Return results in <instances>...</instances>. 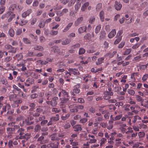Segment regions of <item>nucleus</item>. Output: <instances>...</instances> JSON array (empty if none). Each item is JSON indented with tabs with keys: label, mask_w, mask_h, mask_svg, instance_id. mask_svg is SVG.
<instances>
[{
	"label": "nucleus",
	"mask_w": 148,
	"mask_h": 148,
	"mask_svg": "<svg viewBox=\"0 0 148 148\" xmlns=\"http://www.w3.org/2000/svg\"><path fill=\"white\" fill-rule=\"evenodd\" d=\"M50 137L51 140L59 141L60 140V138L58 137V134L56 133L53 134L51 135Z\"/></svg>",
	"instance_id": "obj_7"
},
{
	"label": "nucleus",
	"mask_w": 148,
	"mask_h": 148,
	"mask_svg": "<svg viewBox=\"0 0 148 148\" xmlns=\"http://www.w3.org/2000/svg\"><path fill=\"white\" fill-rule=\"evenodd\" d=\"M143 120H142V122L144 123H148V117L146 115H144Z\"/></svg>",
	"instance_id": "obj_36"
},
{
	"label": "nucleus",
	"mask_w": 148,
	"mask_h": 148,
	"mask_svg": "<svg viewBox=\"0 0 148 148\" xmlns=\"http://www.w3.org/2000/svg\"><path fill=\"white\" fill-rule=\"evenodd\" d=\"M45 96L46 97H47V100H49V97H51L52 96V92L49 91L47 92H46L45 93Z\"/></svg>",
	"instance_id": "obj_45"
},
{
	"label": "nucleus",
	"mask_w": 148,
	"mask_h": 148,
	"mask_svg": "<svg viewBox=\"0 0 148 148\" xmlns=\"http://www.w3.org/2000/svg\"><path fill=\"white\" fill-rule=\"evenodd\" d=\"M148 78V74H145L142 77V80L143 82L145 81Z\"/></svg>",
	"instance_id": "obj_61"
},
{
	"label": "nucleus",
	"mask_w": 148,
	"mask_h": 148,
	"mask_svg": "<svg viewBox=\"0 0 148 148\" xmlns=\"http://www.w3.org/2000/svg\"><path fill=\"white\" fill-rule=\"evenodd\" d=\"M29 148H39L37 144H32L30 145Z\"/></svg>",
	"instance_id": "obj_64"
},
{
	"label": "nucleus",
	"mask_w": 148,
	"mask_h": 148,
	"mask_svg": "<svg viewBox=\"0 0 148 148\" xmlns=\"http://www.w3.org/2000/svg\"><path fill=\"white\" fill-rule=\"evenodd\" d=\"M39 87L38 86H33L31 91L32 93H34L37 91V89L39 88Z\"/></svg>",
	"instance_id": "obj_52"
},
{
	"label": "nucleus",
	"mask_w": 148,
	"mask_h": 148,
	"mask_svg": "<svg viewBox=\"0 0 148 148\" xmlns=\"http://www.w3.org/2000/svg\"><path fill=\"white\" fill-rule=\"evenodd\" d=\"M130 105L129 104L124 105L123 107L124 110L125 111H128L130 110Z\"/></svg>",
	"instance_id": "obj_30"
},
{
	"label": "nucleus",
	"mask_w": 148,
	"mask_h": 148,
	"mask_svg": "<svg viewBox=\"0 0 148 148\" xmlns=\"http://www.w3.org/2000/svg\"><path fill=\"white\" fill-rule=\"evenodd\" d=\"M34 80L33 78H29L26 80V82L27 83H28L30 84H33L34 83Z\"/></svg>",
	"instance_id": "obj_43"
},
{
	"label": "nucleus",
	"mask_w": 148,
	"mask_h": 148,
	"mask_svg": "<svg viewBox=\"0 0 148 148\" xmlns=\"http://www.w3.org/2000/svg\"><path fill=\"white\" fill-rule=\"evenodd\" d=\"M8 33L9 35L11 37H14V35L15 33L14 30L12 28H11L9 29Z\"/></svg>",
	"instance_id": "obj_27"
},
{
	"label": "nucleus",
	"mask_w": 148,
	"mask_h": 148,
	"mask_svg": "<svg viewBox=\"0 0 148 148\" xmlns=\"http://www.w3.org/2000/svg\"><path fill=\"white\" fill-rule=\"evenodd\" d=\"M131 49H126L123 53L124 55H127L129 54L131 52Z\"/></svg>",
	"instance_id": "obj_63"
},
{
	"label": "nucleus",
	"mask_w": 148,
	"mask_h": 148,
	"mask_svg": "<svg viewBox=\"0 0 148 148\" xmlns=\"http://www.w3.org/2000/svg\"><path fill=\"white\" fill-rule=\"evenodd\" d=\"M22 33V28H17L16 32V34L17 35H20Z\"/></svg>",
	"instance_id": "obj_57"
},
{
	"label": "nucleus",
	"mask_w": 148,
	"mask_h": 148,
	"mask_svg": "<svg viewBox=\"0 0 148 148\" xmlns=\"http://www.w3.org/2000/svg\"><path fill=\"white\" fill-rule=\"evenodd\" d=\"M72 105L69 106V108H70V111L72 113H75L77 112L78 111L76 108V106H75L73 108H72Z\"/></svg>",
	"instance_id": "obj_21"
},
{
	"label": "nucleus",
	"mask_w": 148,
	"mask_h": 148,
	"mask_svg": "<svg viewBox=\"0 0 148 148\" xmlns=\"http://www.w3.org/2000/svg\"><path fill=\"white\" fill-rule=\"evenodd\" d=\"M104 59L103 57L100 58H98L97 61L96 62V64L100 65L103 62V61Z\"/></svg>",
	"instance_id": "obj_28"
},
{
	"label": "nucleus",
	"mask_w": 148,
	"mask_h": 148,
	"mask_svg": "<svg viewBox=\"0 0 148 148\" xmlns=\"http://www.w3.org/2000/svg\"><path fill=\"white\" fill-rule=\"evenodd\" d=\"M30 134V133H27L25 134L24 135H21V139H24L26 140H28L29 138Z\"/></svg>",
	"instance_id": "obj_24"
},
{
	"label": "nucleus",
	"mask_w": 148,
	"mask_h": 148,
	"mask_svg": "<svg viewBox=\"0 0 148 148\" xmlns=\"http://www.w3.org/2000/svg\"><path fill=\"white\" fill-rule=\"evenodd\" d=\"M102 6V4L101 3H99L97 4L96 6V9L97 11H99L101 9Z\"/></svg>",
	"instance_id": "obj_56"
},
{
	"label": "nucleus",
	"mask_w": 148,
	"mask_h": 148,
	"mask_svg": "<svg viewBox=\"0 0 148 148\" xmlns=\"http://www.w3.org/2000/svg\"><path fill=\"white\" fill-rule=\"evenodd\" d=\"M73 24V23H69L65 27L64 29L62 30V32H66L67 31L71 28V27L72 26Z\"/></svg>",
	"instance_id": "obj_19"
},
{
	"label": "nucleus",
	"mask_w": 148,
	"mask_h": 148,
	"mask_svg": "<svg viewBox=\"0 0 148 148\" xmlns=\"http://www.w3.org/2000/svg\"><path fill=\"white\" fill-rule=\"evenodd\" d=\"M81 3H76V4L75 5V10L77 11L79 9V8L81 6Z\"/></svg>",
	"instance_id": "obj_50"
},
{
	"label": "nucleus",
	"mask_w": 148,
	"mask_h": 148,
	"mask_svg": "<svg viewBox=\"0 0 148 148\" xmlns=\"http://www.w3.org/2000/svg\"><path fill=\"white\" fill-rule=\"evenodd\" d=\"M62 95H63V96L67 97H69V93L65 90H62Z\"/></svg>",
	"instance_id": "obj_44"
},
{
	"label": "nucleus",
	"mask_w": 148,
	"mask_h": 148,
	"mask_svg": "<svg viewBox=\"0 0 148 148\" xmlns=\"http://www.w3.org/2000/svg\"><path fill=\"white\" fill-rule=\"evenodd\" d=\"M16 95L15 94L10 95L9 97L10 100L14 102L16 99Z\"/></svg>",
	"instance_id": "obj_23"
},
{
	"label": "nucleus",
	"mask_w": 148,
	"mask_h": 148,
	"mask_svg": "<svg viewBox=\"0 0 148 148\" xmlns=\"http://www.w3.org/2000/svg\"><path fill=\"white\" fill-rule=\"evenodd\" d=\"M101 28V26L100 25L97 26L95 29V32L96 34L98 33L100 31Z\"/></svg>",
	"instance_id": "obj_55"
},
{
	"label": "nucleus",
	"mask_w": 148,
	"mask_h": 148,
	"mask_svg": "<svg viewBox=\"0 0 148 148\" xmlns=\"http://www.w3.org/2000/svg\"><path fill=\"white\" fill-rule=\"evenodd\" d=\"M104 95H106L110 96H112L113 95V93L112 92L105 91L103 92Z\"/></svg>",
	"instance_id": "obj_46"
},
{
	"label": "nucleus",
	"mask_w": 148,
	"mask_h": 148,
	"mask_svg": "<svg viewBox=\"0 0 148 148\" xmlns=\"http://www.w3.org/2000/svg\"><path fill=\"white\" fill-rule=\"evenodd\" d=\"M116 53L117 52L116 51H114L112 53H111L110 52H108L106 54L105 56H108L110 58H112L114 55H116Z\"/></svg>",
	"instance_id": "obj_17"
},
{
	"label": "nucleus",
	"mask_w": 148,
	"mask_h": 148,
	"mask_svg": "<svg viewBox=\"0 0 148 148\" xmlns=\"http://www.w3.org/2000/svg\"><path fill=\"white\" fill-rule=\"evenodd\" d=\"M83 20V18L82 17H81L78 18L75 21L74 24L75 26H78L80 24L82 23V21Z\"/></svg>",
	"instance_id": "obj_12"
},
{
	"label": "nucleus",
	"mask_w": 148,
	"mask_h": 148,
	"mask_svg": "<svg viewBox=\"0 0 148 148\" xmlns=\"http://www.w3.org/2000/svg\"><path fill=\"white\" fill-rule=\"evenodd\" d=\"M127 92L129 94L132 96H134L135 94V92L133 90L129 89L127 91Z\"/></svg>",
	"instance_id": "obj_58"
},
{
	"label": "nucleus",
	"mask_w": 148,
	"mask_h": 148,
	"mask_svg": "<svg viewBox=\"0 0 148 148\" xmlns=\"http://www.w3.org/2000/svg\"><path fill=\"white\" fill-rule=\"evenodd\" d=\"M87 30V27L86 26H84L81 27L79 28L78 32L79 34H81L84 32H86Z\"/></svg>",
	"instance_id": "obj_14"
},
{
	"label": "nucleus",
	"mask_w": 148,
	"mask_h": 148,
	"mask_svg": "<svg viewBox=\"0 0 148 148\" xmlns=\"http://www.w3.org/2000/svg\"><path fill=\"white\" fill-rule=\"evenodd\" d=\"M45 24V23L43 21H40L38 24V26L40 28H43L44 27Z\"/></svg>",
	"instance_id": "obj_48"
},
{
	"label": "nucleus",
	"mask_w": 148,
	"mask_h": 148,
	"mask_svg": "<svg viewBox=\"0 0 148 148\" xmlns=\"http://www.w3.org/2000/svg\"><path fill=\"white\" fill-rule=\"evenodd\" d=\"M85 51H86L83 48H81L79 49L78 53L79 55H82L84 54Z\"/></svg>",
	"instance_id": "obj_51"
},
{
	"label": "nucleus",
	"mask_w": 148,
	"mask_h": 148,
	"mask_svg": "<svg viewBox=\"0 0 148 148\" xmlns=\"http://www.w3.org/2000/svg\"><path fill=\"white\" fill-rule=\"evenodd\" d=\"M33 49L34 50H38L40 51H43L44 49L43 47L38 45H35L34 46Z\"/></svg>",
	"instance_id": "obj_16"
},
{
	"label": "nucleus",
	"mask_w": 148,
	"mask_h": 148,
	"mask_svg": "<svg viewBox=\"0 0 148 148\" xmlns=\"http://www.w3.org/2000/svg\"><path fill=\"white\" fill-rule=\"evenodd\" d=\"M58 99V98L57 97H54L51 101H47L46 102L47 104L51 105L52 106H54L57 105V101Z\"/></svg>",
	"instance_id": "obj_2"
},
{
	"label": "nucleus",
	"mask_w": 148,
	"mask_h": 148,
	"mask_svg": "<svg viewBox=\"0 0 148 148\" xmlns=\"http://www.w3.org/2000/svg\"><path fill=\"white\" fill-rule=\"evenodd\" d=\"M6 103L5 101L4 97L3 96H1L0 97V105L3 106V104H5Z\"/></svg>",
	"instance_id": "obj_31"
},
{
	"label": "nucleus",
	"mask_w": 148,
	"mask_h": 148,
	"mask_svg": "<svg viewBox=\"0 0 148 148\" xmlns=\"http://www.w3.org/2000/svg\"><path fill=\"white\" fill-rule=\"evenodd\" d=\"M23 41L24 43L27 44H31L30 40L26 38H24L23 39Z\"/></svg>",
	"instance_id": "obj_35"
},
{
	"label": "nucleus",
	"mask_w": 148,
	"mask_h": 148,
	"mask_svg": "<svg viewBox=\"0 0 148 148\" xmlns=\"http://www.w3.org/2000/svg\"><path fill=\"white\" fill-rule=\"evenodd\" d=\"M16 7L17 5L15 4H11L9 8L10 11L12 13L13 11L16 9Z\"/></svg>",
	"instance_id": "obj_22"
},
{
	"label": "nucleus",
	"mask_w": 148,
	"mask_h": 148,
	"mask_svg": "<svg viewBox=\"0 0 148 148\" xmlns=\"http://www.w3.org/2000/svg\"><path fill=\"white\" fill-rule=\"evenodd\" d=\"M135 97L136 100L138 102H143L144 99H143L139 95H136Z\"/></svg>",
	"instance_id": "obj_34"
},
{
	"label": "nucleus",
	"mask_w": 148,
	"mask_h": 148,
	"mask_svg": "<svg viewBox=\"0 0 148 148\" xmlns=\"http://www.w3.org/2000/svg\"><path fill=\"white\" fill-rule=\"evenodd\" d=\"M1 82L2 84L5 85H7L8 84L6 79L5 78H3L1 79Z\"/></svg>",
	"instance_id": "obj_62"
},
{
	"label": "nucleus",
	"mask_w": 148,
	"mask_h": 148,
	"mask_svg": "<svg viewBox=\"0 0 148 148\" xmlns=\"http://www.w3.org/2000/svg\"><path fill=\"white\" fill-rule=\"evenodd\" d=\"M106 33L104 31H101L100 36L99 38L100 39H102L105 38L106 36Z\"/></svg>",
	"instance_id": "obj_32"
},
{
	"label": "nucleus",
	"mask_w": 148,
	"mask_h": 148,
	"mask_svg": "<svg viewBox=\"0 0 148 148\" xmlns=\"http://www.w3.org/2000/svg\"><path fill=\"white\" fill-rule=\"evenodd\" d=\"M116 34V31L115 29L112 30L108 35L109 38H112L114 37Z\"/></svg>",
	"instance_id": "obj_20"
},
{
	"label": "nucleus",
	"mask_w": 148,
	"mask_h": 148,
	"mask_svg": "<svg viewBox=\"0 0 148 148\" xmlns=\"http://www.w3.org/2000/svg\"><path fill=\"white\" fill-rule=\"evenodd\" d=\"M138 134L139 138H142L145 136V133L144 132H138Z\"/></svg>",
	"instance_id": "obj_49"
},
{
	"label": "nucleus",
	"mask_w": 148,
	"mask_h": 148,
	"mask_svg": "<svg viewBox=\"0 0 148 148\" xmlns=\"http://www.w3.org/2000/svg\"><path fill=\"white\" fill-rule=\"evenodd\" d=\"M59 144V142L58 141L56 143H52L48 144L47 147L48 148H58Z\"/></svg>",
	"instance_id": "obj_6"
},
{
	"label": "nucleus",
	"mask_w": 148,
	"mask_h": 148,
	"mask_svg": "<svg viewBox=\"0 0 148 148\" xmlns=\"http://www.w3.org/2000/svg\"><path fill=\"white\" fill-rule=\"evenodd\" d=\"M60 99L61 101L60 103H66L69 100L68 98H60Z\"/></svg>",
	"instance_id": "obj_41"
},
{
	"label": "nucleus",
	"mask_w": 148,
	"mask_h": 148,
	"mask_svg": "<svg viewBox=\"0 0 148 148\" xmlns=\"http://www.w3.org/2000/svg\"><path fill=\"white\" fill-rule=\"evenodd\" d=\"M84 38L86 40H91V35L90 34H86L84 36Z\"/></svg>",
	"instance_id": "obj_39"
},
{
	"label": "nucleus",
	"mask_w": 148,
	"mask_h": 148,
	"mask_svg": "<svg viewBox=\"0 0 148 148\" xmlns=\"http://www.w3.org/2000/svg\"><path fill=\"white\" fill-rule=\"evenodd\" d=\"M59 116L58 114H56V116L51 118L52 121H53L54 122L57 121L59 119Z\"/></svg>",
	"instance_id": "obj_42"
},
{
	"label": "nucleus",
	"mask_w": 148,
	"mask_h": 148,
	"mask_svg": "<svg viewBox=\"0 0 148 148\" xmlns=\"http://www.w3.org/2000/svg\"><path fill=\"white\" fill-rule=\"evenodd\" d=\"M39 62H40V65H45L48 63V62L45 60H39Z\"/></svg>",
	"instance_id": "obj_60"
},
{
	"label": "nucleus",
	"mask_w": 148,
	"mask_h": 148,
	"mask_svg": "<svg viewBox=\"0 0 148 148\" xmlns=\"http://www.w3.org/2000/svg\"><path fill=\"white\" fill-rule=\"evenodd\" d=\"M33 118H32L30 116L28 117L27 120H26L25 121V123L27 125H30L33 123V122L29 121H31L33 120Z\"/></svg>",
	"instance_id": "obj_26"
},
{
	"label": "nucleus",
	"mask_w": 148,
	"mask_h": 148,
	"mask_svg": "<svg viewBox=\"0 0 148 148\" xmlns=\"http://www.w3.org/2000/svg\"><path fill=\"white\" fill-rule=\"evenodd\" d=\"M35 131L36 132H38L40 131L41 130V126L39 125H37L35 127L34 129Z\"/></svg>",
	"instance_id": "obj_53"
},
{
	"label": "nucleus",
	"mask_w": 148,
	"mask_h": 148,
	"mask_svg": "<svg viewBox=\"0 0 148 148\" xmlns=\"http://www.w3.org/2000/svg\"><path fill=\"white\" fill-rule=\"evenodd\" d=\"M5 47L8 50H9V52L12 53H15L16 52V48L12 47L10 45L7 44L5 46Z\"/></svg>",
	"instance_id": "obj_3"
},
{
	"label": "nucleus",
	"mask_w": 148,
	"mask_h": 148,
	"mask_svg": "<svg viewBox=\"0 0 148 148\" xmlns=\"http://www.w3.org/2000/svg\"><path fill=\"white\" fill-rule=\"evenodd\" d=\"M2 110L1 112V114H2L3 112H6L7 110V113L8 114H13L14 113V110H10L11 106L10 104L5 103L4 105L2 106Z\"/></svg>",
	"instance_id": "obj_1"
},
{
	"label": "nucleus",
	"mask_w": 148,
	"mask_h": 148,
	"mask_svg": "<svg viewBox=\"0 0 148 148\" xmlns=\"http://www.w3.org/2000/svg\"><path fill=\"white\" fill-rule=\"evenodd\" d=\"M16 57L18 61L21 60L23 58V56L21 53H18L16 55Z\"/></svg>",
	"instance_id": "obj_54"
},
{
	"label": "nucleus",
	"mask_w": 148,
	"mask_h": 148,
	"mask_svg": "<svg viewBox=\"0 0 148 148\" xmlns=\"http://www.w3.org/2000/svg\"><path fill=\"white\" fill-rule=\"evenodd\" d=\"M26 56L27 57L35 56V53L34 52L28 51L26 54Z\"/></svg>",
	"instance_id": "obj_38"
},
{
	"label": "nucleus",
	"mask_w": 148,
	"mask_h": 148,
	"mask_svg": "<svg viewBox=\"0 0 148 148\" xmlns=\"http://www.w3.org/2000/svg\"><path fill=\"white\" fill-rule=\"evenodd\" d=\"M73 128L74 129V131L77 132L79 131H80L82 130L81 126L79 124L75 125L73 126Z\"/></svg>",
	"instance_id": "obj_15"
},
{
	"label": "nucleus",
	"mask_w": 148,
	"mask_h": 148,
	"mask_svg": "<svg viewBox=\"0 0 148 148\" xmlns=\"http://www.w3.org/2000/svg\"><path fill=\"white\" fill-rule=\"evenodd\" d=\"M32 10L31 9H29L26 11L24 12L22 14V16L23 18H25L27 16H28L32 12Z\"/></svg>",
	"instance_id": "obj_10"
},
{
	"label": "nucleus",
	"mask_w": 148,
	"mask_h": 148,
	"mask_svg": "<svg viewBox=\"0 0 148 148\" xmlns=\"http://www.w3.org/2000/svg\"><path fill=\"white\" fill-rule=\"evenodd\" d=\"M6 133L8 134V138H11L12 137V134H13L14 132V129L12 127H7L6 128Z\"/></svg>",
	"instance_id": "obj_4"
},
{
	"label": "nucleus",
	"mask_w": 148,
	"mask_h": 148,
	"mask_svg": "<svg viewBox=\"0 0 148 148\" xmlns=\"http://www.w3.org/2000/svg\"><path fill=\"white\" fill-rule=\"evenodd\" d=\"M101 143H100V146H103V145L106 143L107 141V139L106 138H102L100 140Z\"/></svg>",
	"instance_id": "obj_40"
},
{
	"label": "nucleus",
	"mask_w": 148,
	"mask_h": 148,
	"mask_svg": "<svg viewBox=\"0 0 148 148\" xmlns=\"http://www.w3.org/2000/svg\"><path fill=\"white\" fill-rule=\"evenodd\" d=\"M44 138V136H41L38 138L37 141L38 142H39L40 144H42L47 143L48 140H43Z\"/></svg>",
	"instance_id": "obj_8"
},
{
	"label": "nucleus",
	"mask_w": 148,
	"mask_h": 148,
	"mask_svg": "<svg viewBox=\"0 0 148 148\" xmlns=\"http://www.w3.org/2000/svg\"><path fill=\"white\" fill-rule=\"evenodd\" d=\"M68 70L70 71V74L71 75H78L79 74V71L77 69L73 68H69Z\"/></svg>",
	"instance_id": "obj_5"
},
{
	"label": "nucleus",
	"mask_w": 148,
	"mask_h": 148,
	"mask_svg": "<svg viewBox=\"0 0 148 148\" xmlns=\"http://www.w3.org/2000/svg\"><path fill=\"white\" fill-rule=\"evenodd\" d=\"M71 40L70 39L68 38L66 39L65 40L62 41V45H66L69 44L71 42Z\"/></svg>",
	"instance_id": "obj_33"
},
{
	"label": "nucleus",
	"mask_w": 148,
	"mask_h": 148,
	"mask_svg": "<svg viewBox=\"0 0 148 148\" xmlns=\"http://www.w3.org/2000/svg\"><path fill=\"white\" fill-rule=\"evenodd\" d=\"M12 13V12H10L9 11L5 14H3L1 17V18L2 19H3L6 17L8 18L10 16Z\"/></svg>",
	"instance_id": "obj_25"
},
{
	"label": "nucleus",
	"mask_w": 148,
	"mask_h": 148,
	"mask_svg": "<svg viewBox=\"0 0 148 148\" xmlns=\"http://www.w3.org/2000/svg\"><path fill=\"white\" fill-rule=\"evenodd\" d=\"M139 73L138 72H135L132 73L131 74L130 78L133 81H135L136 80L135 76L139 75Z\"/></svg>",
	"instance_id": "obj_18"
},
{
	"label": "nucleus",
	"mask_w": 148,
	"mask_h": 148,
	"mask_svg": "<svg viewBox=\"0 0 148 148\" xmlns=\"http://www.w3.org/2000/svg\"><path fill=\"white\" fill-rule=\"evenodd\" d=\"M70 114L68 113L65 115V116L62 115L61 116V118L62 120H65L67 119L70 116Z\"/></svg>",
	"instance_id": "obj_59"
},
{
	"label": "nucleus",
	"mask_w": 148,
	"mask_h": 148,
	"mask_svg": "<svg viewBox=\"0 0 148 148\" xmlns=\"http://www.w3.org/2000/svg\"><path fill=\"white\" fill-rule=\"evenodd\" d=\"M99 16L101 21L103 22L104 19V13L103 11H101L99 13Z\"/></svg>",
	"instance_id": "obj_29"
},
{
	"label": "nucleus",
	"mask_w": 148,
	"mask_h": 148,
	"mask_svg": "<svg viewBox=\"0 0 148 148\" xmlns=\"http://www.w3.org/2000/svg\"><path fill=\"white\" fill-rule=\"evenodd\" d=\"M122 116V114H120L119 115L116 116L115 117H113L112 118V120L114 121L118 120L120 119Z\"/></svg>",
	"instance_id": "obj_37"
},
{
	"label": "nucleus",
	"mask_w": 148,
	"mask_h": 148,
	"mask_svg": "<svg viewBox=\"0 0 148 148\" xmlns=\"http://www.w3.org/2000/svg\"><path fill=\"white\" fill-rule=\"evenodd\" d=\"M42 109L40 108H37L36 110V112L33 114V116H34L36 117L38 116L42 111Z\"/></svg>",
	"instance_id": "obj_9"
},
{
	"label": "nucleus",
	"mask_w": 148,
	"mask_h": 148,
	"mask_svg": "<svg viewBox=\"0 0 148 148\" xmlns=\"http://www.w3.org/2000/svg\"><path fill=\"white\" fill-rule=\"evenodd\" d=\"M122 7V5L120 2L116 1H115L114 7L116 10H120Z\"/></svg>",
	"instance_id": "obj_13"
},
{
	"label": "nucleus",
	"mask_w": 148,
	"mask_h": 148,
	"mask_svg": "<svg viewBox=\"0 0 148 148\" xmlns=\"http://www.w3.org/2000/svg\"><path fill=\"white\" fill-rule=\"evenodd\" d=\"M80 90L79 88V86H75L73 89V92L72 95L73 96H75V93L78 94L80 92Z\"/></svg>",
	"instance_id": "obj_11"
},
{
	"label": "nucleus",
	"mask_w": 148,
	"mask_h": 148,
	"mask_svg": "<svg viewBox=\"0 0 148 148\" xmlns=\"http://www.w3.org/2000/svg\"><path fill=\"white\" fill-rule=\"evenodd\" d=\"M148 65V63L146 64L141 65L140 66V69L141 70H144L147 67Z\"/></svg>",
	"instance_id": "obj_47"
}]
</instances>
